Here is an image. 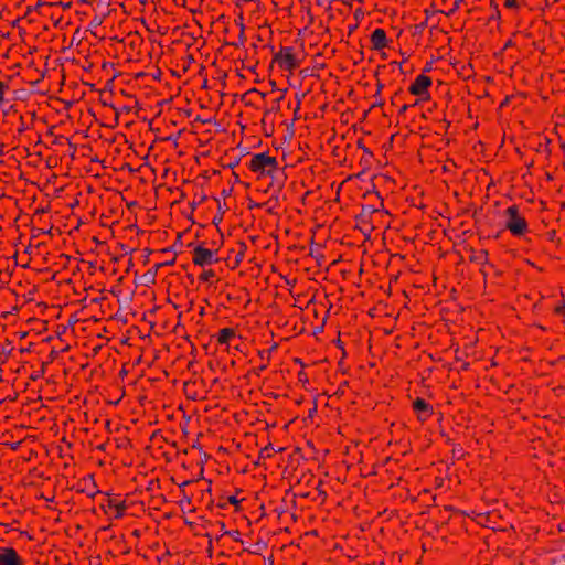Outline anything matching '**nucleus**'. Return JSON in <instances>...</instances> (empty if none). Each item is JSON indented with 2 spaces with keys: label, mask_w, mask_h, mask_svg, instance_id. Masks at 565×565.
I'll return each mask as SVG.
<instances>
[{
  "label": "nucleus",
  "mask_w": 565,
  "mask_h": 565,
  "mask_svg": "<svg viewBox=\"0 0 565 565\" xmlns=\"http://www.w3.org/2000/svg\"><path fill=\"white\" fill-rule=\"evenodd\" d=\"M322 331V327L317 328L316 332Z\"/></svg>",
  "instance_id": "obj_38"
},
{
  "label": "nucleus",
  "mask_w": 565,
  "mask_h": 565,
  "mask_svg": "<svg viewBox=\"0 0 565 565\" xmlns=\"http://www.w3.org/2000/svg\"><path fill=\"white\" fill-rule=\"evenodd\" d=\"M190 483V481H185V482H182V484L180 487H185Z\"/></svg>",
  "instance_id": "obj_33"
},
{
  "label": "nucleus",
  "mask_w": 565,
  "mask_h": 565,
  "mask_svg": "<svg viewBox=\"0 0 565 565\" xmlns=\"http://www.w3.org/2000/svg\"><path fill=\"white\" fill-rule=\"evenodd\" d=\"M26 335V332L21 333V338H24Z\"/></svg>",
  "instance_id": "obj_39"
},
{
  "label": "nucleus",
  "mask_w": 565,
  "mask_h": 565,
  "mask_svg": "<svg viewBox=\"0 0 565 565\" xmlns=\"http://www.w3.org/2000/svg\"><path fill=\"white\" fill-rule=\"evenodd\" d=\"M361 14H362V12H361V11H356V12H355V18H359Z\"/></svg>",
  "instance_id": "obj_32"
},
{
  "label": "nucleus",
  "mask_w": 565,
  "mask_h": 565,
  "mask_svg": "<svg viewBox=\"0 0 565 565\" xmlns=\"http://www.w3.org/2000/svg\"><path fill=\"white\" fill-rule=\"evenodd\" d=\"M505 226L514 235H521L526 230V222L519 215L518 207L515 205L510 206L507 211Z\"/></svg>",
  "instance_id": "obj_1"
},
{
  "label": "nucleus",
  "mask_w": 565,
  "mask_h": 565,
  "mask_svg": "<svg viewBox=\"0 0 565 565\" xmlns=\"http://www.w3.org/2000/svg\"><path fill=\"white\" fill-rule=\"evenodd\" d=\"M7 86L0 82V104L4 100V90Z\"/></svg>",
  "instance_id": "obj_13"
},
{
  "label": "nucleus",
  "mask_w": 565,
  "mask_h": 565,
  "mask_svg": "<svg viewBox=\"0 0 565 565\" xmlns=\"http://www.w3.org/2000/svg\"><path fill=\"white\" fill-rule=\"evenodd\" d=\"M360 231L364 234V235H369V232L370 230H365L363 227H360Z\"/></svg>",
  "instance_id": "obj_25"
},
{
  "label": "nucleus",
  "mask_w": 565,
  "mask_h": 565,
  "mask_svg": "<svg viewBox=\"0 0 565 565\" xmlns=\"http://www.w3.org/2000/svg\"><path fill=\"white\" fill-rule=\"evenodd\" d=\"M221 531H223V532L226 531L224 523H221Z\"/></svg>",
  "instance_id": "obj_34"
},
{
  "label": "nucleus",
  "mask_w": 565,
  "mask_h": 565,
  "mask_svg": "<svg viewBox=\"0 0 565 565\" xmlns=\"http://www.w3.org/2000/svg\"><path fill=\"white\" fill-rule=\"evenodd\" d=\"M100 23H102V20H100V19H98V18H95V19L93 20V22H92V25L97 26V25H99Z\"/></svg>",
  "instance_id": "obj_21"
},
{
  "label": "nucleus",
  "mask_w": 565,
  "mask_h": 565,
  "mask_svg": "<svg viewBox=\"0 0 565 565\" xmlns=\"http://www.w3.org/2000/svg\"><path fill=\"white\" fill-rule=\"evenodd\" d=\"M275 61L286 68H294L299 64V61L291 53V47H284L275 55Z\"/></svg>",
  "instance_id": "obj_3"
},
{
  "label": "nucleus",
  "mask_w": 565,
  "mask_h": 565,
  "mask_svg": "<svg viewBox=\"0 0 565 565\" xmlns=\"http://www.w3.org/2000/svg\"><path fill=\"white\" fill-rule=\"evenodd\" d=\"M181 237H182V234L180 233L177 237V242H174V245H181Z\"/></svg>",
  "instance_id": "obj_24"
},
{
  "label": "nucleus",
  "mask_w": 565,
  "mask_h": 565,
  "mask_svg": "<svg viewBox=\"0 0 565 565\" xmlns=\"http://www.w3.org/2000/svg\"><path fill=\"white\" fill-rule=\"evenodd\" d=\"M184 501L189 504L190 503V498L185 497Z\"/></svg>",
  "instance_id": "obj_37"
},
{
  "label": "nucleus",
  "mask_w": 565,
  "mask_h": 565,
  "mask_svg": "<svg viewBox=\"0 0 565 565\" xmlns=\"http://www.w3.org/2000/svg\"><path fill=\"white\" fill-rule=\"evenodd\" d=\"M242 257H243L242 254L237 255V262H241Z\"/></svg>",
  "instance_id": "obj_36"
},
{
  "label": "nucleus",
  "mask_w": 565,
  "mask_h": 565,
  "mask_svg": "<svg viewBox=\"0 0 565 565\" xmlns=\"http://www.w3.org/2000/svg\"><path fill=\"white\" fill-rule=\"evenodd\" d=\"M431 84L429 77L425 75H419L416 77L415 83L409 87L412 94L420 96L423 95L427 87Z\"/></svg>",
  "instance_id": "obj_6"
},
{
  "label": "nucleus",
  "mask_w": 565,
  "mask_h": 565,
  "mask_svg": "<svg viewBox=\"0 0 565 565\" xmlns=\"http://www.w3.org/2000/svg\"><path fill=\"white\" fill-rule=\"evenodd\" d=\"M224 534L232 536L234 540L238 541V532L237 531H224Z\"/></svg>",
  "instance_id": "obj_14"
},
{
  "label": "nucleus",
  "mask_w": 565,
  "mask_h": 565,
  "mask_svg": "<svg viewBox=\"0 0 565 565\" xmlns=\"http://www.w3.org/2000/svg\"><path fill=\"white\" fill-rule=\"evenodd\" d=\"M193 262L195 265L203 267L216 263L217 258L215 257V253L213 250L199 245L194 248Z\"/></svg>",
  "instance_id": "obj_2"
},
{
  "label": "nucleus",
  "mask_w": 565,
  "mask_h": 565,
  "mask_svg": "<svg viewBox=\"0 0 565 565\" xmlns=\"http://www.w3.org/2000/svg\"><path fill=\"white\" fill-rule=\"evenodd\" d=\"M156 274L157 268L154 270H148L140 277V284L145 286L153 284L156 280Z\"/></svg>",
  "instance_id": "obj_9"
},
{
  "label": "nucleus",
  "mask_w": 565,
  "mask_h": 565,
  "mask_svg": "<svg viewBox=\"0 0 565 565\" xmlns=\"http://www.w3.org/2000/svg\"><path fill=\"white\" fill-rule=\"evenodd\" d=\"M371 41L374 49L380 50L386 45V34L384 30L376 29L371 34Z\"/></svg>",
  "instance_id": "obj_7"
},
{
  "label": "nucleus",
  "mask_w": 565,
  "mask_h": 565,
  "mask_svg": "<svg viewBox=\"0 0 565 565\" xmlns=\"http://www.w3.org/2000/svg\"><path fill=\"white\" fill-rule=\"evenodd\" d=\"M21 559L13 548H0V565H20Z\"/></svg>",
  "instance_id": "obj_5"
},
{
  "label": "nucleus",
  "mask_w": 565,
  "mask_h": 565,
  "mask_svg": "<svg viewBox=\"0 0 565 565\" xmlns=\"http://www.w3.org/2000/svg\"><path fill=\"white\" fill-rule=\"evenodd\" d=\"M269 447H270V446H267L266 448H264V449L262 450V454H264V452H268Z\"/></svg>",
  "instance_id": "obj_30"
},
{
  "label": "nucleus",
  "mask_w": 565,
  "mask_h": 565,
  "mask_svg": "<svg viewBox=\"0 0 565 565\" xmlns=\"http://www.w3.org/2000/svg\"><path fill=\"white\" fill-rule=\"evenodd\" d=\"M407 109V105L402 106L401 113H404Z\"/></svg>",
  "instance_id": "obj_29"
},
{
  "label": "nucleus",
  "mask_w": 565,
  "mask_h": 565,
  "mask_svg": "<svg viewBox=\"0 0 565 565\" xmlns=\"http://www.w3.org/2000/svg\"><path fill=\"white\" fill-rule=\"evenodd\" d=\"M113 505L117 509L116 518L121 516V514H122V513H121V510L124 509V507H122V505H120V504H113Z\"/></svg>",
  "instance_id": "obj_17"
},
{
  "label": "nucleus",
  "mask_w": 565,
  "mask_h": 565,
  "mask_svg": "<svg viewBox=\"0 0 565 565\" xmlns=\"http://www.w3.org/2000/svg\"><path fill=\"white\" fill-rule=\"evenodd\" d=\"M234 334V331L231 329H223L220 332V342L226 343L228 339Z\"/></svg>",
  "instance_id": "obj_10"
},
{
  "label": "nucleus",
  "mask_w": 565,
  "mask_h": 565,
  "mask_svg": "<svg viewBox=\"0 0 565 565\" xmlns=\"http://www.w3.org/2000/svg\"><path fill=\"white\" fill-rule=\"evenodd\" d=\"M265 166H270V167L277 166L276 159L267 156V153H265V152L255 154L249 164L250 169L254 171H258V170L263 169Z\"/></svg>",
  "instance_id": "obj_4"
},
{
  "label": "nucleus",
  "mask_w": 565,
  "mask_h": 565,
  "mask_svg": "<svg viewBox=\"0 0 565 565\" xmlns=\"http://www.w3.org/2000/svg\"><path fill=\"white\" fill-rule=\"evenodd\" d=\"M228 502H230L231 504L236 505V504L238 503V500L236 499V497H234V495H233V497H230V498H228Z\"/></svg>",
  "instance_id": "obj_19"
},
{
  "label": "nucleus",
  "mask_w": 565,
  "mask_h": 565,
  "mask_svg": "<svg viewBox=\"0 0 565 565\" xmlns=\"http://www.w3.org/2000/svg\"><path fill=\"white\" fill-rule=\"evenodd\" d=\"M376 211L375 207H373L372 205H364L362 207V212L361 214L356 217L358 221L362 224L364 223H367L369 222V217L371 216V214H373L374 212Z\"/></svg>",
  "instance_id": "obj_8"
},
{
  "label": "nucleus",
  "mask_w": 565,
  "mask_h": 565,
  "mask_svg": "<svg viewBox=\"0 0 565 565\" xmlns=\"http://www.w3.org/2000/svg\"><path fill=\"white\" fill-rule=\"evenodd\" d=\"M230 192H231V190H223L222 195H223V196H226V195H228V194H230Z\"/></svg>",
  "instance_id": "obj_26"
},
{
  "label": "nucleus",
  "mask_w": 565,
  "mask_h": 565,
  "mask_svg": "<svg viewBox=\"0 0 565 565\" xmlns=\"http://www.w3.org/2000/svg\"><path fill=\"white\" fill-rule=\"evenodd\" d=\"M169 250H173V252H175V245H174V246H171L170 248L166 249L164 252H169Z\"/></svg>",
  "instance_id": "obj_28"
},
{
  "label": "nucleus",
  "mask_w": 565,
  "mask_h": 565,
  "mask_svg": "<svg viewBox=\"0 0 565 565\" xmlns=\"http://www.w3.org/2000/svg\"><path fill=\"white\" fill-rule=\"evenodd\" d=\"M267 546L265 541H258L254 545V550L250 551L252 553H258L260 550L265 548Z\"/></svg>",
  "instance_id": "obj_12"
},
{
  "label": "nucleus",
  "mask_w": 565,
  "mask_h": 565,
  "mask_svg": "<svg viewBox=\"0 0 565 565\" xmlns=\"http://www.w3.org/2000/svg\"><path fill=\"white\" fill-rule=\"evenodd\" d=\"M414 408L416 411H426L428 409V405L425 403V401L418 398L414 402Z\"/></svg>",
  "instance_id": "obj_11"
},
{
  "label": "nucleus",
  "mask_w": 565,
  "mask_h": 565,
  "mask_svg": "<svg viewBox=\"0 0 565 565\" xmlns=\"http://www.w3.org/2000/svg\"><path fill=\"white\" fill-rule=\"evenodd\" d=\"M238 162H239V160H238V159H236V160H234V161H231V163H228V166H227V167H228V168H231V169H233L234 167H236V166L238 164Z\"/></svg>",
  "instance_id": "obj_20"
},
{
  "label": "nucleus",
  "mask_w": 565,
  "mask_h": 565,
  "mask_svg": "<svg viewBox=\"0 0 565 565\" xmlns=\"http://www.w3.org/2000/svg\"><path fill=\"white\" fill-rule=\"evenodd\" d=\"M58 4H60V6H62V7H64V8H70V7H71V3H66V4H65V3L60 2Z\"/></svg>",
  "instance_id": "obj_27"
},
{
  "label": "nucleus",
  "mask_w": 565,
  "mask_h": 565,
  "mask_svg": "<svg viewBox=\"0 0 565 565\" xmlns=\"http://www.w3.org/2000/svg\"><path fill=\"white\" fill-rule=\"evenodd\" d=\"M462 0H456V8L459 7V3L461 2Z\"/></svg>",
  "instance_id": "obj_35"
},
{
  "label": "nucleus",
  "mask_w": 565,
  "mask_h": 565,
  "mask_svg": "<svg viewBox=\"0 0 565 565\" xmlns=\"http://www.w3.org/2000/svg\"><path fill=\"white\" fill-rule=\"evenodd\" d=\"M504 6L508 8H514L516 6L515 0H505Z\"/></svg>",
  "instance_id": "obj_15"
},
{
  "label": "nucleus",
  "mask_w": 565,
  "mask_h": 565,
  "mask_svg": "<svg viewBox=\"0 0 565 565\" xmlns=\"http://www.w3.org/2000/svg\"><path fill=\"white\" fill-rule=\"evenodd\" d=\"M213 276V273L212 271H204L202 275H201V279L202 280H207L209 277Z\"/></svg>",
  "instance_id": "obj_16"
},
{
  "label": "nucleus",
  "mask_w": 565,
  "mask_h": 565,
  "mask_svg": "<svg viewBox=\"0 0 565 565\" xmlns=\"http://www.w3.org/2000/svg\"><path fill=\"white\" fill-rule=\"evenodd\" d=\"M433 62L427 63V65L424 67V72H429L431 70Z\"/></svg>",
  "instance_id": "obj_23"
},
{
  "label": "nucleus",
  "mask_w": 565,
  "mask_h": 565,
  "mask_svg": "<svg viewBox=\"0 0 565 565\" xmlns=\"http://www.w3.org/2000/svg\"><path fill=\"white\" fill-rule=\"evenodd\" d=\"M510 45H512V41H508V42L505 43L504 47H508V46H510Z\"/></svg>",
  "instance_id": "obj_31"
},
{
  "label": "nucleus",
  "mask_w": 565,
  "mask_h": 565,
  "mask_svg": "<svg viewBox=\"0 0 565 565\" xmlns=\"http://www.w3.org/2000/svg\"><path fill=\"white\" fill-rule=\"evenodd\" d=\"M221 221H222V217H221V216H215V217L213 218V223H214L215 225H218V224L221 223Z\"/></svg>",
  "instance_id": "obj_22"
},
{
  "label": "nucleus",
  "mask_w": 565,
  "mask_h": 565,
  "mask_svg": "<svg viewBox=\"0 0 565 565\" xmlns=\"http://www.w3.org/2000/svg\"><path fill=\"white\" fill-rule=\"evenodd\" d=\"M173 263H174V258H172L171 260H167L164 263L158 264L156 266V268L158 269L159 267L164 266V265H172Z\"/></svg>",
  "instance_id": "obj_18"
}]
</instances>
